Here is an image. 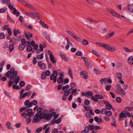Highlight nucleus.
<instances>
[{
	"label": "nucleus",
	"instance_id": "nucleus-1",
	"mask_svg": "<svg viewBox=\"0 0 133 133\" xmlns=\"http://www.w3.org/2000/svg\"><path fill=\"white\" fill-rule=\"evenodd\" d=\"M18 73V71L16 70L14 67H12L11 68L10 71H8L5 74V76L7 78H10V80H14L16 84L18 83L20 78L19 76H17Z\"/></svg>",
	"mask_w": 133,
	"mask_h": 133
},
{
	"label": "nucleus",
	"instance_id": "nucleus-2",
	"mask_svg": "<svg viewBox=\"0 0 133 133\" xmlns=\"http://www.w3.org/2000/svg\"><path fill=\"white\" fill-rule=\"evenodd\" d=\"M43 117L41 114H38L37 112L34 116L32 122L33 123L38 122H39L41 119H43Z\"/></svg>",
	"mask_w": 133,
	"mask_h": 133
},
{
	"label": "nucleus",
	"instance_id": "nucleus-3",
	"mask_svg": "<svg viewBox=\"0 0 133 133\" xmlns=\"http://www.w3.org/2000/svg\"><path fill=\"white\" fill-rule=\"evenodd\" d=\"M57 71L56 70H55L53 71V74H52L50 76V79L51 80H53L54 83L56 82L57 81Z\"/></svg>",
	"mask_w": 133,
	"mask_h": 133
},
{
	"label": "nucleus",
	"instance_id": "nucleus-4",
	"mask_svg": "<svg viewBox=\"0 0 133 133\" xmlns=\"http://www.w3.org/2000/svg\"><path fill=\"white\" fill-rule=\"evenodd\" d=\"M43 119H46L48 120H49L51 119V117L50 116V114L49 113H48L46 114L45 113H43L42 115Z\"/></svg>",
	"mask_w": 133,
	"mask_h": 133
},
{
	"label": "nucleus",
	"instance_id": "nucleus-5",
	"mask_svg": "<svg viewBox=\"0 0 133 133\" xmlns=\"http://www.w3.org/2000/svg\"><path fill=\"white\" fill-rule=\"evenodd\" d=\"M63 75L62 72H61L60 74V77H59L57 79V81L58 83H62L63 84L64 83L63 81Z\"/></svg>",
	"mask_w": 133,
	"mask_h": 133
},
{
	"label": "nucleus",
	"instance_id": "nucleus-6",
	"mask_svg": "<svg viewBox=\"0 0 133 133\" xmlns=\"http://www.w3.org/2000/svg\"><path fill=\"white\" fill-rule=\"evenodd\" d=\"M66 39L67 42V44L65 48L66 49L68 50L69 48L70 45L72 46H73V45L72 43L70 41L69 38L68 37H66Z\"/></svg>",
	"mask_w": 133,
	"mask_h": 133
},
{
	"label": "nucleus",
	"instance_id": "nucleus-7",
	"mask_svg": "<svg viewBox=\"0 0 133 133\" xmlns=\"http://www.w3.org/2000/svg\"><path fill=\"white\" fill-rule=\"evenodd\" d=\"M38 66L42 69H44L46 67V64L43 63H42V61L38 62Z\"/></svg>",
	"mask_w": 133,
	"mask_h": 133
},
{
	"label": "nucleus",
	"instance_id": "nucleus-8",
	"mask_svg": "<svg viewBox=\"0 0 133 133\" xmlns=\"http://www.w3.org/2000/svg\"><path fill=\"white\" fill-rule=\"evenodd\" d=\"M80 74L83 76L82 77L84 78L85 79H87L88 77V73L85 71H82L81 73Z\"/></svg>",
	"mask_w": 133,
	"mask_h": 133
},
{
	"label": "nucleus",
	"instance_id": "nucleus-9",
	"mask_svg": "<svg viewBox=\"0 0 133 133\" xmlns=\"http://www.w3.org/2000/svg\"><path fill=\"white\" fill-rule=\"evenodd\" d=\"M107 10L110 13H111L112 14V15L115 17H120V15L118 14L115 12H114L112 11L111 10H110L109 9V10L107 9Z\"/></svg>",
	"mask_w": 133,
	"mask_h": 133
},
{
	"label": "nucleus",
	"instance_id": "nucleus-10",
	"mask_svg": "<svg viewBox=\"0 0 133 133\" xmlns=\"http://www.w3.org/2000/svg\"><path fill=\"white\" fill-rule=\"evenodd\" d=\"M27 116L29 117H31L34 115L32 112V109L31 108L28 109L27 110Z\"/></svg>",
	"mask_w": 133,
	"mask_h": 133
},
{
	"label": "nucleus",
	"instance_id": "nucleus-11",
	"mask_svg": "<svg viewBox=\"0 0 133 133\" xmlns=\"http://www.w3.org/2000/svg\"><path fill=\"white\" fill-rule=\"evenodd\" d=\"M95 121L97 122H98L99 123H103V120L101 118H98L96 116L94 118Z\"/></svg>",
	"mask_w": 133,
	"mask_h": 133
},
{
	"label": "nucleus",
	"instance_id": "nucleus-12",
	"mask_svg": "<svg viewBox=\"0 0 133 133\" xmlns=\"http://www.w3.org/2000/svg\"><path fill=\"white\" fill-rule=\"evenodd\" d=\"M127 117V115L123 112H121L119 115V118L120 119L122 118H126Z\"/></svg>",
	"mask_w": 133,
	"mask_h": 133
},
{
	"label": "nucleus",
	"instance_id": "nucleus-13",
	"mask_svg": "<svg viewBox=\"0 0 133 133\" xmlns=\"http://www.w3.org/2000/svg\"><path fill=\"white\" fill-rule=\"evenodd\" d=\"M37 101L36 100H33V102H30V104L29 106V107H32V104L35 105L37 104Z\"/></svg>",
	"mask_w": 133,
	"mask_h": 133
},
{
	"label": "nucleus",
	"instance_id": "nucleus-14",
	"mask_svg": "<svg viewBox=\"0 0 133 133\" xmlns=\"http://www.w3.org/2000/svg\"><path fill=\"white\" fill-rule=\"evenodd\" d=\"M128 8L129 10L131 12H133V3L129 4L128 5Z\"/></svg>",
	"mask_w": 133,
	"mask_h": 133
},
{
	"label": "nucleus",
	"instance_id": "nucleus-15",
	"mask_svg": "<svg viewBox=\"0 0 133 133\" xmlns=\"http://www.w3.org/2000/svg\"><path fill=\"white\" fill-rule=\"evenodd\" d=\"M39 23L41 25L44 27V28H49L48 26L44 22H43L42 21H40L39 22Z\"/></svg>",
	"mask_w": 133,
	"mask_h": 133
},
{
	"label": "nucleus",
	"instance_id": "nucleus-16",
	"mask_svg": "<svg viewBox=\"0 0 133 133\" xmlns=\"http://www.w3.org/2000/svg\"><path fill=\"white\" fill-rule=\"evenodd\" d=\"M128 61L129 64H133V57L132 56L130 57L128 59Z\"/></svg>",
	"mask_w": 133,
	"mask_h": 133
},
{
	"label": "nucleus",
	"instance_id": "nucleus-17",
	"mask_svg": "<svg viewBox=\"0 0 133 133\" xmlns=\"http://www.w3.org/2000/svg\"><path fill=\"white\" fill-rule=\"evenodd\" d=\"M105 49L107 50H108L110 51H111L112 48L109 45H107L105 44H104L103 47Z\"/></svg>",
	"mask_w": 133,
	"mask_h": 133
},
{
	"label": "nucleus",
	"instance_id": "nucleus-18",
	"mask_svg": "<svg viewBox=\"0 0 133 133\" xmlns=\"http://www.w3.org/2000/svg\"><path fill=\"white\" fill-rule=\"evenodd\" d=\"M60 55L63 60L66 62H68V60L67 58L65 56L64 54L63 53L61 54H60Z\"/></svg>",
	"mask_w": 133,
	"mask_h": 133
},
{
	"label": "nucleus",
	"instance_id": "nucleus-19",
	"mask_svg": "<svg viewBox=\"0 0 133 133\" xmlns=\"http://www.w3.org/2000/svg\"><path fill=\"white\" fill-rule=\"evenodd\" d=\"M50 59L51 61L54 64L56 63V61L53 55H51L50 57Z\"/></svg>",
	"mask_w": 133,
	"mask_h": 133
},
{
	"label": "nucleus",
	"instance_id": "nucleus-20",
	"mask_svg": "<svg viewBox=\"0 0 133 133\" xmlns=\"http://www.w3.org/2000/svg\"><path fill=\"white\" fill-rule=\"evenodd\" d=\"M95 96L97 99H102L104 98V97L102 95H99L98 94H96Z\"/></svg>",
	"mask_w": 133,
	"mask_h": 133
},
{
	"label": "nucleus",
	"instance_id": "nucleus-21",
	"mask_svg": "<svg viewBox=\"0 0 133 133\" xmlns=\"http://www.w3.org/2000/svg\"><path fill=\"white\" fill-rule=\"evenodd\" d=\"M34 16L36 17L39 19L41 20L42 19V17L41 15L38 13H35Z\"/></svg>",
	"mask_w": 133,
	"mask_h": 133
},
{
	"label": "nucleus",
	"instance_id": "nucleus-22",
	"mask_svg": "<svg viewBox=\"0 0 133 133\" xmlns=\"http://www.w3.org/2000/svg\"><path fill=\"white\" fill-rule=\"evenodd\" d=\"M28 93L26 92L24 93L23 94H21L20 95V98L21 99L23 98H24L27 95Z\"/></svg>",
	"mask_w": 133,
	"mask_h": 133
},
{
	"label": "nucleus",
	"instance_id": "nucleus-23",
	"mask_svg": "<svg viewBox=\"0 0 133 133\" xmlns=\"http://www.w3.org/2000/svg\"><path fill=\"white\" fill-rule=\"evenodd\" d=\"M116 76L119 79H121L122 77V74L119 72H117L116 73Z\"/></svg>",
	"mask_w": 133,
	"mask_h": 133
},
{
	"label": "nucleus",
	"instance_id": "nucleus-24",
	"mask_svg": "<svg viewBox=\"0 0 133 133\" xmlns=\"http://www.w3.org/2000/svg\"><path fill=\"white\" fill-rule=\"evenodd\" d=\"M25 48V45L24 44H21L19 46V49L20 50H23Z\"/></svg>",
	"mask_w": 133,
	"mask_h": 133
},
{
	"label": "nucleus",
	"instance_id": "nucleus-25",
	"mask_svg": "<svg viewBox=\"0 0 133 133\" xmlns=\"http://www.w3.org/2000/svg\"><path fill=\"white\" fill-rule=\"evenodd\" d=\"M44 57V55L43 53H41V54L38 55L37 58L38 60L42 59Z\"/></svg>",
	"mask_w": 133,
	"mask_h": 133
},
{
	"label": "nucleus",
	"instance_id": "nucleus-26",
	"mask_svg": "<svg viewBox=\"0 0 133 133\" xmlns=\"http://www.w3.org/2000/svg\"><path fill=\"white\" fill-rule=\"evenodd\" d=\"M42 110V108L41 107H39L37 108V111L38 112L39 114H41V115L43 114L42 111H41Z\"/></svg>",
	"mask_w": 133,
	"mask_h": 133
},
{
	"label": "nucleus",
	"instance_id": "nucleus-27",
	"mask_svg": "<svg viewBox=\"0 0 133 133\" xmlns=\"http://www.w3.org/2000/svg\"><path fill=\"white\" fill-rule=\"evenodd\" d=\"M106 108L107 110H110L111 108H112V105L110 104L109 103L106 106Z\"/></svg>",
	"mask_w": 133,
	"mask_h": 133
},
{
	"label": "nucleus",
	"instance_id": "nucleus-28",
	"mask_svg": "<svg viewBox=\"0 0 133 133\" xmlns=\"http://www.w3.org/2000/svg\"><path fill=\"white\" fill-rule=\"evenodd\" d=\"M64 90V95L66 96H68L70 94V92L69 90L66 89Z\"/></svg>",
	"mask_w": 133,
	"mask_h": 133
},
{
	"label": "nucleus",
	"instance_id": "nucleus-29",
	"mask_svg": "<svg viewBox=\"0 0 133 133\" xmlns=\"http://www.w3.org/2000/svg\"><path fill=\"white\" fill-rule=\"evenodd\" d=\"M6 126L7 128L9 129H11L12 128L10 127L11 125L10 122L9 121H8L6 124Z\"/></svg>",
	"mask_w": 133,
	"mask_h": 133
},
{
	"label": "nucleus",
	"instance_id": "nucleus-30",
	"mask_svg": "<svg viewBox=\"0 0 133 133\" xmlns=\"http://www.w3.org/2000/svg\"><path fill=\"white\" fill-rule=\"evenodd\" d=\"M69 74L71 78L72 79L73 78V75L72 73V71L70 68H69L68 69Z\"/></svg>",
	"mask_w": 133,
	"mask_h": 133
},
{
	"label": "nucleus",
	"instance_id": "nucleus-31",
	"mask_svg": "<svg viewBox=\"0 0 133 133\" xmlns=\"http://www.w3.org/2000/svg\"><path fill=\"white\" fill-rule=\"evenodd\" d=\"M107 78H102L100 80V81L101 82V83L102 84H103L104 83H105V81L107 82Z\"/></svg>",
	"mask_w": 133,
	"mask_h": 133
},
{
	"label": "nucleus",
	"instance_id": "nucleus-32",
	"mask_svg": "<svg viewBox=\"0 0 133 133\" xmlns=\"http://www.w3.org/2000/svg\"><path fill=\"white\" fill-rule=\"evenodd\" d=\"M19 30H17L16 29H14V35L15 36H16L17 35V33H19Z\"/></svg>",
	"mask_w": 133,
	"mask_h": 133
},
{
	"label": "nucleus",
	"instance_id": "nucleus-33",
	"mask_svg": "<svg viewBox=\"0 0 133 133\" xmlns=\"http://www.w3.org/2000/svg\"><path fill=\"white\" fill-rule=\"evenodd\" d=\"M42 129L43 128L42 127H39L36 129L35 132L36 133H39L42 130Z\"/></svg>",
	"mask_w": 133,
	"mask_h": 133
},
{
	"label": "nucleus",
	"instance_id": "nucleus-34",
	"mask_svg": "<svg viewBox=\"0 0 133 133\" xmlns=\"http://www.w3.org/2000/svg\"><path fill=\"white\" fill-rule=\"evenodd\" d=\"M66 32L67 33H68V34H69V35L71 36L73 38H74V37H75V36L72 33V32L71 31H70L67 30L66 31Z\"/></svg>",
	"mask_w": 133,
	"mask_h": 133
},
{
	"label": "nucleus",
	"instance_id": "nucleus-35",
	"mask_svg": "<svg viewBox=\"0 0 133 133\" xmlns=\"http://www.w3.org/2000/svg\"><path fill=\"white\" fill-rule=\"evenodd\" d=\"M7 18L8 20V21H10V22L11 23H12L14 24H15V22L12 20V18H11L8 15H7Z\"/></svg>",
	"mask_w": 133,
	"mask_h": 133
},
{
	"label": "nucleus",
	"instance_id": "nucleus-36",
	"mask_svg": "<svg viewBox=\"0 0 133 133\" xmlns=\"http://www.w3.org/2000/svg\"><path fill=\"white\" fill-rule=\"evenodd\" d=\"M14 49V46L13 44L10 45L9 46V51L11 52Z\"/></svg>",
	"mask_w": 133,
	"mask_h": 133
},
{
	"label": "nucleus",
	"instance_id": "nucleus-37",
	"mask_svg": "<svg viewBox=\"0 0 133 133\" xmlns=\"http://www.w3.org/2000/svg\"><path fill=\"white\" fill-rule=\"evenodd\" d=\"M105 114L107 116H110L112 114V112L110 111H107Z\"/></svg>",
	"mask_w": 133,
	"mask_h": 133
},
{
	"label": "nucleus",
	"instance_id": "nucleus-38",
	"mask_svg": "<svg viewBox=\"0 0 133 133\" xmlns=\"http://www.w3.org/2000/svg\"><path fill=\"white\" fill-rule=\"evenodd\" d=\"M82 44L83 45H87L89 44V42L87 40L84 39L82 42Z\"/></svg>",
	"mask_w": 133,
	"mask_h": 133
},
{
	"label": "nucleus",
	"instance_id": "nucleus-39",
	"mask_svg": "<svg viewBox=\"0 0 133 133\" xmlns=\"http://www.w3.org/2000/svg\"><path fill=\"white\" fill-rule=\"evenodd\" d=\"M30 103V102L28 100H27L24 102V104L25 105H27L28 107H29V106Z\"/></svg>",
	"mask_w": 133,
	"mask_h": 133
},
{
	"label": "nucleus",
	"instance_id": "nucleus-40",
	"mask_svg": "<svg viewBox=\"0 0 133 133\" xmlns=\"http://www.w3.org/2000/svg\"><path fill=\"white\" fill-rule=\"evenodd\" d=\"M84 103L86 105H88L90 104V102L89 100L86 99L84 100Z\"/></svg>",
	"mask_w": 133,
	"mask_h": 133
},
{
	"label": "nucleus",
	"instance_id": "nucleus-41",
	"mask_svg": "<svg viewBox=\"0 0 133 133\" xmlns=\"http://www.w3.org/2000/svg\"><path fill=\"white\" fill-rule=\"evenodd\" d=\"M46 76L45 75L44 73V72H43L41 75V79H45L46 77Z\"/></svg>",
	"mask_w": 133,
	"mask_h": 133
},
{
	"label": "nucleus",
	"instance_id": "nucleus-42",
	"mask_svg": "<svg viewBox=\"0 0 133 133\" xmlns=\"http://www.w3.org/2000/svg\"><path fill=\"white\" fill-rule=\"evenodd\" d=\"M28 16H34L35 13L33 12H28L27 13Z\"/></svg>",
	"mask_w": 133,
	"mask_h": 133
},
{
	"label": "nucleus",
	"instance_id": "nucleus-43",
	"mask_svg": "<svg viewBox=\"0 0 133 133\" xmlns=\"http://www.w3.org/2000/svg\"><path fill=\"white\" fill-rule=\"evenodd\" d=\"M125 110L129 111H131L133 110V107H127L125 108Z\"/></svg>",
	"mask_w": 133,
	"mask_h": 133
},
{
	"label": "nucleus",
	"instance_id": "nucleus-44",
	"mask_svg": "<svg viewBox=\"0 0 133 133\" xmlns=\"http://www.w3.org/2000/svg\"><path fill=\"white\" fill-rule=\"evenodd\" d=\"M44 73L46 76H49L50 75V72L49 70H46L45 72H44Z\"/></svg>",
	"mask_w": 133,
	"mask_h": 133
},
{
	"label": "nucleus",
	"instance_id": "nucleus-45",
	"mask_svg": "<svg viewBox=\"0 0 133 133\" xmlns=\"http://www.w3.org/2000/svg\"><path fill=\"white\" fill-rule=\"evenodd\" d=\"M91 98L95 102H97L98 101V100L97 99V98L95 96H94L93 95L91 96Z\"/></svg>",
	"mask_w": 133,
	"mask_h": 133
},
{
	"label": "nucleus",
	"instance_id": "nucleus-46",
	"mask_svg": "<svg viewBox=\"0 0 133 133\" xmlns=\"http://www.w3.org/2000/svg\"><path fill=\"white\" fill-rule=\"evenodd\" d=\"M89 130L90 131H93L94 129V126L92 125H89Z\"/></svg>",
	"mask_w": 133,
	"mask_h": 133
},
{
	"label": "nucleus",
	"instance_id": "nucleus-47",
	"mask_svg": "<svg viewBox=\"0 0 133 133\" xmlns=\"http://www.w3.org/2000/svg\"><path fill=\"white\" fill-rule=\"evenodd\" d=\"M32 50V47L30 46H27V48H26V50L28 52H30Z\"/></svg>",
	"mask_w": 133,
	"mask_h": 133
},
{
	"label": "nucleus",
	"instance_id": "nucleus-48",
	"mask_svg": "<svg viewBox=\"0 0 133 133\" xmlns=\"http://www.w3.org/2000/svg\"><path fill=\"white\" fill-rule=\"evenodd\" d=\"M4 38V34L3 33H0V39H3Z\"/></svg>",
	"mask_w": 133,
	"mask_h": 133
},
{
	"label": "nucleus",
	"instance_id": "nucleus-49",
	"mask_svg": "<svg viewBox=\"0 0 133 133\" xmlns=\"http://www.w3.org/2000/svg\"><path fill=\"white\" fill-rule=\"evenodd\" d=\"M19 84L21 87H23L25 85V82L23 81H21L19 82Z\"/></svg>",
	"mask_w": 133,
	"mask_h": 133
},
{
	"label": "nucleus",
	"instance_id": "nucleus-50",
	"mask_svg": "<svg viewBox=\"0 0 133 133\" xmlns=\"http://www.w3.org/2000/svg\"><path fill=\"white\" fill-rule=\"evenodd\" d=\"M111 88V86L110 85H107L106 86V90L108 91L110 90Z\"/></svg>",
	"mask_w": 133,
	"mask_h": 133
},
{
	"label": "nucleus",
	"instance_id": "nucleus-51",
	"mask_svg": "<svg viewBox=\"0 0 133 133\" xmlns=\"http://www.w3.org/2000/svg\"><path fill=\"white\" fill-rule=\"evenodd\" d=\"M45 37L46 39L48 41H49V42L50 43H52V41L50 39V38L49 36H47V35H46L45 36Z\"/></svg>",
	"mask_w": 133,
	"mask_h": 133
},
{
	"label": "nucleus",
	"instance_id": "nucleus-52",
	"mask_svg": "<svg viewBox=\"0 0 133 133\" xmlns=\"http://www.w3.org/2000/svg\"><path fill=\"white\" fill-rule=\"evenodd\" d=\"M86 93L87 95H88L90 96L91 97V96L92 95V94L93 93V92L91 91H87L86 92Z\"/></svg>",
	"mask_w": 133,
	"mask_h": 133
},
{
	"label": "nucleus",
	"instance_id": "nucleus-53",
	"mask_svg": "<svg viewBox=\"0 0 133 133\" xmlns=\"http://www.w3.org/2000/svg\"><path fill=\"white\" fill-rule=\"evenodd\" d=\"M107 111V110L106 109L103 108L102 109L101 111V112L102 114H105Z\"/></svg>",
	"mask_w": 133,
	"mask_h": 133
},
{
	"label": "nucleus",
	"instance_id": "nucleus-54",
	"mask_svg": "<svg viewBox=\"0 0 133 133\" xmlns=\"http://www.w3.org/2000/svg\"><path fill=\"white\" fill-rule=\"evenodd\" d=\"M74 38L75 40H76L77 41H78L79 42H81V39L79 37H77L75 36V37H74Z\"/></svg>",
	"mask_w": 133,
	"mask_h": 133
},
{
	"label": "nucleus",
	"instance_id": "nucleus-55",
	"mask_svg": "<svg viewBox=\"0 0 133 133\" xmlns=\"http://www.w3.org/2000/svg\"><path fill=\"white\" fill-rule=\"evenodd\" d=\"M116 101L118 103H120L122 101L121 98L119 97H117L116 98Z\"/></svg>",
	"mask_w": 133,
	"mask_h": 133
},
{
	"label": "nucleus",
	"instance_id": "nucleus-56",
	"mask_svg": "<svg viewBox=\"0 0 133 133\" xmlns=\"http://www.w3.org/2000/svg\"><path fill=\"white\" fill-rule=\"evenodd\" d=\"M7 30L9 35H11L12 32L11 29L10 28H8L7 29Z\"/></svg>",
	"mask_w": 133,
	"mask_h": 133
},
{
	"label": "nucleus",
	"instance_id": "nucleus-57",
	"mask_svg": "<svg viewBox=\"0 0 133 133\" xmlns=\"http://www.w3.org/2000/svg\"><path fill=\"white\" fill-rule=\"evenodd\" d=\"M123 48L125 50V51L127 52H128L131 51V50H130V49L126 47H124Z\"/></svg>",
	"mask_w": 133,
	"mask_h": 133
},
{
	"label": "nucleus",
	"instance_id": "nucleus-58",
	"mask_svg": "<svg viewBox=\"0 0 133 133\" xmlns=\"http://www.w3.org/2000/svg\"><path fill=\"white\" fill-rule=\"evenodd\" d=\"M116 88L117 89H118L119 91H120L122 88L119 85H117L116 86Z\"/></svg>",
	"mask_w": 133,
	"mask_h": 133
},
{
	"label": "nucleus",
	"instance_id": "nucleus-59",
	"mask_svg": "<svg viewBox=\"0 0 133 133\" xmlns=\"http://www.w3.org/2000/svg\"><path fill=\"white\" fill-rule=\"evenodd\" d=\"M95 112L97 114H99L101 113V111L99 109H97L95 110Z\"/></svg>",
	"mask_w": 133,
	"mask_h": 133
},
{
	"label": "nucleus",
	"instance_id": "nucleus-60",
	"mask_svg": "<svg viewBox=\"0 0 133 133\" xmlns=\"http://www.w3.org/2000/svg\"><path fill=\"white\" fill-rule=\"evenodd\" d=\"M6 10V9L4 8L0 9V12L1 13H4L5 12Z\"/></svg>",
	"mask_w": 133,
	"mask_h": 133
},
{
	"label": "nucleus",
	"instance_id": "nucleus-61",
	"mask_svg": "<svg viewBox=\"0 0 133 133\" xmlns=\"http://www.w3.org/2000/svg\"><path fill=\"white\" fill-rule=\"evenodd\" d=\"M27 7L29 8H30L31 9H35V8L33 6L31 5H30L29 4L27 5Z\"/></svg>",
	"mask_w": 133,
	"mask_h": 133
},
{
	"label": "nucleus",
	"instance_id": "nucleus-62",
	"mask_svg": "<svg viewBox=\"0 0 133 133\" xmlns=\"http://www.w3.org/2000/svg\"><path fill=\"white\" fill-rule=\"evenodd\" d=\"M12 87H13V89H15L18 90L19 89L18 88V86L16 84L13 85Z\"/></svg>",
	"mask_w": 133,
	"mask_h": 133
},
{
	"label": "nucleus",
	"instance_id": "nucleus-63",
	"mask_svg": "<svg viewBox=\"0 0 133 133\" xmlns=\"http://www.w3.org/2000/svg\"><path fill=\"white\" fill-rule=\"evenodd\" d=\"M36 58L34 57L32 60V63L33 64H36L37 63Z\"/></svg>",
	"mask_w": 133,
	"mask_h": 133
},
{
	"label": "nucleus",
	"instance_id": "nucleus-64",
	"mask_svg": "<svg viewBox=\"0 0 133 133\" xmlns=\"http://www.w3.org/2000/svg\"><path fill=\"white\" fill-rule=\"evenodd\" d=\"M70 86L72 88H74L76 87V84L75 83L72 82L70 84Z\"/></svg>",
	"mask_w": 133,
	"mask_h": 133
}]
</instances>
